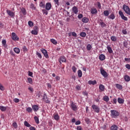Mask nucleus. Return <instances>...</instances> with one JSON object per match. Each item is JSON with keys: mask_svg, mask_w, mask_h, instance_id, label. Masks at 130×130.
<instances>
[{"mask_svg": "<svg viewBox=\"0 0 130 130\" xmlns=\"http://www.w3.org/2000/svg\"><path fill=\"white\" fill-rule=\"evenodd\" d=\"M72 35L74 37H77V33H76V32L73 31L72 32Z\"/></svg>", "mask_w": 130, "mask_h": 130, "instance_id": "55", "label": "nucleus"}, {"mask_svg": "<svg viewBox=\"0 0 130 130\" xmlns=\"http://www.w3.org/2000/svg\"><path fill=\"white\" fill-rule=\"evenodd\" d=\"M83 23H88L89 22V19L87 17H83L82 19Z\"/></svg>", "mask_w": 130, "mask_h": 130, "instance_id": "25", "label": "nucleus"}, {"mask_svg": "<svg viewBox=\"0 0 130 130\" xmlns=\"http://www.w3.org/2000/svg\"><path fill=\"white\" fill-rule=\"evenodd\" d=\"M107 49L109 53H113V50H112V48H111V46H107Z\"/></svg>", "mask_w": 130, "mask_h": 130, "instance_id": "17", "label": "nucleus"}, {"mask_svg": "<svg viewBox=\"0 0 130 130\" xmlns=\"http://www.w3.org/2000/svg\"><path fill=\"white\" fill-rule=\"evenodd\" d=\"M28 26H29V27H33L34 26V23L31 21H29L28 22Z\"/></svg>", "mask_w": 130, "mask_h": 130, "instance_id": "40", "label": "nucleus"}, {"mask_svg": "<svg viewBox=\"0 0 130 130\" xmlns=\"http://www.w3.org/2000/svg\"><path fill=\"white\" fill-rule=\"evenodd\" d=\"M122 32L124 34V35H126V34H127V31L126 29H123L122 30Z\"/></svg>", "mask_w": 130, "mask_h": 130, "instance_id": "52", "label": "nucleus"}, {"mask_svg": "<svg viewBox=\"0 0 130 130\" xmlns=\"http://www.w3.org/2000/svg\"><path fill=\"white\" fill-rule=\"evenodd\" d=\"M12 40H14V41H19L20 40V38L18 37V36H17V34L15 32L12 33Z\"/></svg>", "mask_w": 130, "mask_h": 130, "instance_id": "3", "label": "nucleus"}, {"mask_svg": "<svg viewBox=\"0 0 130 130\" xmlns=\"http://www.w3.org/2000/svg\"><path fill=\"white\" fill-rule=\"evenodd\" d=\"M116 88L117 89H119V90H121L122 89V85L119 84H116Z\"/></svg>", "mask_w": 130, "mask_h": 130, "instance_id": "29", "label": "nucleus"}, {"mask_svg": "<svg viewBox=\"0 0 130 130\" xmlns=\"http://www.w3.org/2000/svg\"><path fill=\"white\" fill-rule=\"evenodd\" d=\"M0 90H1V91L5 90V87H4V86H3V85L1 83H0Z\"/></svg>", "mask_w": 130, "mask_h": 130, "instance_id": "50", "label": "nucleus"}, {"mask_svg": "<svg viewBox=\"0 0 130 130\" xmlns=\"http://www.w3.org/2000/svg\"><path fill=\"white\" fill-rule=\"evenodd\" d=\"M89 85H96L97 84L96 82H88Z\"/></svg>", "mask_w": 130, "mask_h": 130, "instance_id": "49", "label": "nucleus"}, {"mask_svg": "<svg viewBox=\"0 0 130 130\" xmlns=\"http://www.w3.org/2000/svg\"><path fill=\"white\" fill-rule=\"evenodd\" d=\"M28 90L30 91L31 93H33V88L29 87H28Z\"/></svg>", "mask_w": 130, "mask_h": 130, "instance_id": "63", "label": "nucleus"}, {"mask_svg": "<svg viewBox=\"0 0 130 130\" xmlns=\"http://www.w3.org/2000/svg\"><path fill=\"white\" fill-rule=\"evenodd\" d=\"M118 127L115 124H114L111 126V130H117Z\"/></svg>", "mask_w": 130, "mask_h": 130, "instance_id": "24", "label": "nucleus"}, {"mask_svg": "<svg viewBox=\"0 0 130 130\" xmlns=\"http://www.w3.org/2000/svg\"><path fill=\"white\" fill-rule=\"evenodd\" d=\"M77 130H83V128H82V126H77Z\"/></svg>", "mask_w": 130, "mask_h": 130, "instance_id": "59", "label": "nucleus"}, {"mask_svg": "<svg viewBox=\"0 0 130 130\" xmlns=\"http://www.w3.org/2000/svg\"><path fill=\"white\" fill-rule=\"evenodd\" d=\"M31 33L32 35H37L38 34V31L32 30Z\"/></svg>", "mask_w": 130, "mask_h": 130, "instance_id": "39", "label": "nucleus"}, {"mask_svg": "<svg viewBox=\"0 0 130 130\" xmlns=\"http://www.w3.org/2000/svg\"><path fill=\"white\" fill-rule=\"evenodd\" d=\"M111 40L113 42H116V40H117V38H116V37H115V36H111Z\"/></svg>", "mask_w": 130, "mask_h": 130, "instance_id": "23", "label": "nucleus"}, {"mask_svg": "<svg viewBox=\"0 0 130 130\" xmlns=\"http://www.w3.org/2000/svg\"><path fill=\"white\" fill-rule=\"evenodd\" d=\"M71 108L74 111H77V110H78V107L73 102L71 103Z\"/></svg>", "mask_w": 130, "mask_h": 130, "instance_id": "11", "label": "nucleus"}, {"mask_svg": "<svg viewBox=\"0 0 130 130\" xmlns=\"http://www.w3.org/2000/svg\"><path fill=\"white\" fill-rule=\"evenodd\" d=\"M104 101H106V102H108L109 101V98L107 95H105L103 97Z\"/></svg>", "mask_w": 130, "mask_h": 130, "instance_id": "33", "label": "nucleus"}, {"mask_svg": "<svg viewBox=\"0 0 130 130\" xmlns=\"http://www.w3.org/2000/svg\"><path fill=\"white\" fill-rule=\"evenodd\" d=\"M41 52H42L43 54H44L45 57L46 58H49V56L48 55V53L47 52V51L45 49H42L41 50Z\"/></svg>", "mask_w": 130, "mask_h": 130, "instance_id": "5", "label": "nucleus"}, {"mask_svg": "<svg viewBox=\"0 0 130 130\" xmlns=\"http://www.w3.org/2000/svg\"><path fill=\"white\" fill-rule=\"evenodd\" d=\"M21 12L23 14V15H26V14H27V11H26V9L24 8H21Z\"/></svg>", "mask_w": 130, "mask_h": 130, "instance_id": "30", "label": "nucleus"}, {"mask_svg": "<svg viewBox=\"0 0 130 130\" xmlns=\"http://www.w3.org/2000/svg\"><path fill=\"white\" fill-rule=\"evenodd\" d=\"M39 7H40V8H45V4L42 2H41L40 4H39Z\"/></svg>", "mask_w": 130, "mask_h": 130, "instance_id": "36", "label": "nucleus"}, {"mask_svg": "<svg viewBox=\"0 0 130 130\" xmlns=\"http://www.w3.org/2000/svg\"><path fill=\"white\" fill-rule=\"evenodd\" d=\"M43 101L46 102V103H50V101L48 100V99H47V95H46V94H44Z\"/></svg>", "mask_w": 130, "mask_h": 130, "instance_id": "13", "label": "nucleus"}, {"mask_svg": "<svg viewBox=\"0 0 130 130\" xmlns=\"http://www.w3.org/2000/svg\"><path fill=\"white\" fill-rule=\"evenodd\" d=\"M29 8L32 10H36V7H35V5H34L33 3L30 4Z\"/></svg>", "mask_w": 130, "mask_h": 130, "instance_id": "34", "label": "nucleus"}, {"mask_svg": "<svg viewBox=\"0 0 130 130\" xmlns=\"http://www.w3.org/2000/svg\"><path fill=\"white\" fill-rule=\"evenodd\" d=\"M101 74L103 77H104V78H107V77H108L107 72H106V71L103 69H101Z\"/></svg>", "mask_w": 130, "mask_h": 130, "instance_id": "7", "label": "nucleus"}, {"mask_svg": "<svg viewBox=\"0 0 130 130\" xmlns=\"http://www.w3.org/2000/svg\"><path fill=\"white\" fill-rule=\"evenodd\" d=\"M119 15L120 16L121 19L124 21H127V17L124 16L123 12L121 11H119Z\"/></svg>", "mask_w": 130, "mask_h": 130, "instance_id": "6", "label": "nucleus"}, {"mask_svg": "<svg viewBox=\"0 0 130 130\" xmlns=\"http://www.w3.org/2000/svg\"><path fill=\"white\" fill-rule=\"evenodd\" d=\"M7 13L8 15L9 16H10V17H11V18H13V17H15V12H14L11 10H7Z\"/></svg>", "mask_w": 130, "mask_h": 130, "instance_id": "9", "label": "nucleus"}, {"mask_svg": "<svg viewBox=\"0 0 130 130\" xmlns=\"http://www.w3.org/2000/svg\"><path fill=\"white\" fill-rule=\"evenodd\" d=\"M86 36H87V34H86V32H81L80 34V36L81 37H83V38H85V37H86Z\"/></svg>", "mask_w": 130, "mask_h": 130, "instance_id": "28", "label": "nucleus"}, {"mask_svg": "<svg viewBox=\"0 0 130 130\" xmlns=\"http://www.w3.org/2000/svg\"><path fill=\"white\" fill-rule=\"evenodd\" d=\"M43 14L44 15H48V11L46 9H43L42 10Z\"/></svg>", "mask_w": 130, "mask_h": 130, "instance_id": "43", "label": "nucleus"}, {"mask_svg": "<svg viewBox=\"0 0 130 130\" xmlns=\"http://www.w3.org/2000/svg\"><path fill=\"white\" fill-rule=\"evenodd\" d=\"M123 10L125 12V14L130 16V8L128 6L124 5L123 6Z\"/></svg>", "mask_w": 130, "mask_h": 130, "instance_id": "1", "label": "nucleus"}, {"mask_svg": "<svg viewBox=\"0 0 130 130\" xmlns=\"http://www.w3.org/2000/svg\"><path fill=\"white\" fill-rule=\"evenodd\" d=\"M124 79L126 82H129L130 81V77L128 75H125L124 77Z\"/></svg>", "mask_w": 130, "mask_h": 130, "instance_id": "26", "label": "nucleus"}, {"mask_svg": "<svg viewBox=\"0 0 130 130\" xmlns=\"http://www.w3.org/2000/svg\"><path fill=\"white\" fill-rule=\"evenodd\" d=\"M72 11L74 13V14L77 15L78 13H79V9H78V7H77V6H74L72 8Z\"/></svg>", "mask_w": 130, "mask_h": 130, "instance_id": "10", "label": "nucleus"}, {"mask_svg": "<svg viewBox=\"0 0 130 130\" xmlns=\"http://www.w3.org/2000/svg\"><path fill=\"white\" fill-rule=\"evenodd\" d=\"M99 89H100V90H101V91L102 92H103V91H104V90H105V87L104 86V85H103L102 84H100L99 86Z\"/></svg>", "mask_w": 130, "mask_h": 130, "instance_id": "21", "label": "nucleus"}, {"mask_svg": "<svg viewBox=\"0 0 130 130\" xmlns=\"http://www.w3.org/2000/svg\"><path fill=\"white\" fill-rule=\"evenodd\" d=\"M22 50L24 52L28 51V49L27 48L26 46H24L22 48Z\"/></svg>", "mask_w": 130, "mask_h": 130, "instance_id": "48", "label": "nucleus"}, {"mask_svg": "<svg viewBox=\"0 0 130 130\" xmlns=\"http://www.w3.org/2000/svg\"><path fill=\"white\" fill-rule=\"evenodd\" d=\"M0 110H1V111L5 112L7 110V107H4L3 106H0Z\"/></svg>", "mask_w": 130, "mask_h": 130, "instance_id": "32", "label": "nucleus"}, {"mask_svg": "<svg viewBox=\"0 0 130 130\" xmlns=\"http://www.w3.org/2000/svg\"><path fill=\"white\" fill-rule=\"evenodd\" d=\"M32 108L31 107H28L26 109V111L30 113L32 111Z\"/></svg>", "mask_w": 130, "mask_h": 130, "instance_id": "46", "label": "nucleus"}, {"mask_svg": "<svg viewBox=\"0 0 130 130\" xmlns=\"http://www.w3.org/2000/svg\"><path fill=\"white\" fill-rule=\"evenodd\" d=\"M117 101H118V103H119V104H123V102H124V100H123V99H122L120 98H118Z\"/></svg>", "mask_w": 130, "mask_h": 130, "instance_id": "27", "label": "nucleus"}, {"mask_svg": "<svg viewBox=\"0 0 130 130\" xmlns=\"http://www.w3.org/2000/svg\"><path fill=\"white\" fill-rule=\"evenodd\" d=\"M34 30L38 31V26H35L34 27Z\"/></svg>", "mask_w": 130, "mask_h": 130, "instance_id": "62", "label": "nucleus"}, {"mask_svg": "<svg viewBox=\"0 0 130 130\" xmlns=\"http://www.w3.org/2000/svg\"><path fill=\"white\" fill-rule=\"evenodd\" d=\"M92 108L93 110H94V112H96V113H99V112H100V108H99L98 106L93 105L92 106Z\"/></svg>", "mask_w": 130, "mask_h": 130, "instance_id": "4", "label": "nucleus"}, {"mask_svg": "<svg viewBox=\"0 0 130 130\" xmlns=\"http://www.w3.org/2000/svg\"><path fill=\"white\" fill-rule=\"evenodd\" d=\"M51 42H52V43H53V44H54L55 45L57 44V42H56V40L53 39H51L50 40Z\"/></svg>", "mask_w": 130, "mask_h": 130, "instance_id": "41", "label": "nucleus"}, {"mask_svg": "<svg viewBox=\"0 0 130 130\" xmlns=\"http://www.w3.org/2000/svg\"><path fill=\"white\" fill-rule=\"evenodd\" d=\"M72 69V71L74 72V73H76V72L77 71V68H76V67L73 66Z\"/></svg>", "mask_w": 130, "mask_h": 130, "instance_id": "53", "label": "nucleus"}, {"mask_svg": "<svg viewBox=\"0 0 130 130\" xmlns=\"http://www.w3.org/2000/svg\"><path fill=\"white\" fill-rule=\"evenodd\" d=\"M36 54L38 55L39 58H42V55H41L40 53L37 52Z\"/></svg>", "mask_w": 130, "mask_h": 130, "instance_id": "47", "label": "nucleus"}, {"mask_svg": "<svg viewBox=\"0 0 130 130\" xmlns=\"http://www.w3.org/2000/svg\"><path fill=\"white\" fill-rule=\"evenodd\" d=\"M119 115V113L117 111H115L114 110H111V116L112 117H117Z\"/></svg>", "mask_w": 130, "mask_h": 130, "instance_id": "2", "label": "nucleus"}, {"mask_svg": "<svg viewBox=\"0 0 130 130\" xmlns=\"http://www.w3.org/2000/svg\"><path fill=\"white\" fill-rule=\"evenodd\" d=\"M53 118L55 120H59V116L57 114H55L53 115Z\"/></svg>", "mask_w": 130, "mask_h": 130, "instance_id": "19", "label": "nucleus"}, {"mask_svg": "<svg viewBox=\"0 0 130 130\" xmlns=\"http://www.w3.org/2000/svg\"><path fill=\"white\" fill-rule=\"evenodd\" d=\"M100 24L102 28H104V27H106V24H105V23H104L102 21L100 22Z\"/></svg>", "mask_w": 130, "mask_h": 130, "instance_id": "42", "label": "nucleus"}, {"mask_svg": "<svg viewBox=\"0 0 130 130\" xmlns=\"http://www.w3.org/2000/svg\"><path fill=\"white\" fill-rule=\"evenodd\" d=\"M51 3H47L46 4V5L45 6V9L47 10V11H50V10H51Z\"/></svg>", "mask_w": 130, "mask_h": 130, "instance_id": "8", "label": "nucleus"}, {"mask_svg": "<svg viewBox=\"0 0 130 130\" xmlns=\"http://www.w3.org/2000/svg\"><path fill=\"white\" fill-rule=\"evenodd\" d=\"M97 5L99 9H101V4L100 2H97Z\"/></svg>", "mask_w": 130, "mask_h": 130, "instance_id": "57", "label": "nucleus"}, {"mask_svg": "<svg viewBox=\"0 0 130 130\" xmlns=\"http://www.w3.org/2000/svg\"><path fill=\"white\" fill-rule=\"evenodd\" d=\"M13 101L15 102V103H18L19 102L20 100L18 99L15 98L13 100Z\"/></svg>", "mask_w": 130, "mask_h": 130, "instance_id": "54", "label": "nucleus"}, {"mask_svg": "<svg viewBox=\"0 0 130 130\" xmlns=\"http://www.w3.org/2000/svg\"><path fill=\"white\" fill-rule=\"evenodd\" d=\"M99 59L101 61L104 60L105 59V55L103 54H101V55H100Z\"/></svg>", "mask_w": 130, "mask_h": 130, "instance_id": "18", "label": "nucleus"}, {"mask_svg": "<svg viewBox=\"0 0 130 130\" xmlns=\"http://www.w3.org/2000/svg\"><path fill=\"white\" fill-rule=\"evenodd\" d=\"M78 76L79 78H82V76H83V73H82V71L78 70Z\"/></svg>", "mask_w": 130, "mask_h": 130, "instance_id": "35", "label": "nucleus"}, {"mask_svg": "<svg viewBox=\"0 0 130 130\" xmlns=\"http://www.w3.org/2000/svg\"><path fill=\"white\" fill-rule=\"evenodd\" d=\"M78 19H82V18H83V14H79L78 16Z\"/></svg>", "mask_w": 130, "mask_h": 130, "instance_id": "61", "label": "nucleus"}, {"mask_svg": "<svg viewBox=\"0 0 130 130\" xmlns=\"http://www.w3.org/2000/svg\"><path fill=\"white\" fill-rule=\"evenodd\" d=\"M85 121H86V123H90V119H89L88 118H85Z\"/></svg>", "mask_w": 130, "mask_h": 130, "instance_id": "51", "label": "nucleus"}, {"mask_svg": "<svg viewBox=\"0 0 130 130\" xmlns=\"http://www.w3.org/2000/svg\"><path fill=\"white\" fill-rule=\"evenodd\" d=\"M14 52H15V53H17V54H19V53H20V49L19 48H14Z\"/></svg>", "mask_w": 130, "mask_h": 130, "instance_id": "22", "label": "nucleus"}, {"mask_svg": "<svg viewBox=\"0 0 130 130\" xmlns=\"http://www.w3.org/2000/svg\"><path fill=\"white\" fill-rule=\"evenodd\" d=\"M34 119L36 121V122L38 124L39 123V118L37 117V116H35L34 117Z\"/></svg>", "mask_w": 130, "mask_h": 130, "instance_id": "44", "label": "nucleus"}, {"mask_svg": "<svg viewBox=\"0 0 130 130\" xmlns=\"http://www.w3.org/2000/svg\"><path fill=\"white\" fill-rule=\"evenodd\" d=\"M32 110L35 112H36L37 111H38L39 109V106H38L37 105H34L32 106Z\"/></svg>", "mask_w": 130, "mask_h": 130, "instance_id": "14", "label": "nucleus"}, {"mask_svg": "<svg viewBox=\"0 0 130 130\" xmlns=\"http://www.w3.org/2000/svg\"><path fill=\"white\" fill-rule=\"evenodd\" d=\"M126 69H127V70H130V65L129 64H126L125 65Z\"/></svg>", "mask_w": 130, "mask_h": 130, "instance_id": "60", "label": "nucleus"}, {"mask_svg": "<svg viewBox=\"0 0 130 130\" xmlns=\"http://www.w3.org/2000/svg\"><path fill=\"white\" fill-rule=\"evenodd\" d=\"M24 124L25 126H26L27 127H30V126H31V125L29 123H28L26 121H24Z\"/></svg>", "mask_w": 130, "mask_h": 130, "instance_id": "37", "label": "nucleus"}, {"mask_svg": "<svg viewBox=\"0 0 130 130\" xmlns=\"http://www.w3.org/2000/svg\"><path fill=\"white\" fill-rule=\"evenodd\" d=\"M103 14L106 17H108L109 16V11L108 10H105L104 11Z\"/></svg>", "mask_w": 130, "mask_h": 130, "instance_id": "31", "label": "nucleus"}, {"mask_svg": "<svg viewBox=\"0 0 130 130\" xmlns=\"http://www.w3.org/2000/svg\"><path fill=\"white\" fill-rule=\"evenodd\" d=\"M28 76L29 77H32V76H33V72H31L30 71H28Z\"/></svg>", "mask_w": 130, "mask_h": 130, "instance_id": "56", "label": "nucleus"}, {"mask_svg": "<svg viewBox=\"0 0 130 130\" xmlns=\"http://www.w3.org/2000/svg\"><path fill=\"white\" fill-rule=\"evenodd\" d=\"M12 125L14 128H17V127H18V124H17V122H13Z\"/></svg>", "mask_w": 130, "mask_h": 130, "instance_id": "45", "label": "nucleus"}, {"mask_svg": "<svg viewBox=\"0 0 130 130\" xmlns=\"http://www.w3.org/2000/svg\"><path fill=\"white\" fill-rule=\"evenodd\" d=\"M59 62L61 64L62 62H66L67 60L66 59V57L64 56H60L59 58Z\"/></svg>", "mask_w": 130, "mask_h": 130, "instance_id": "15", "label": "nucleus"}, {"mask_svg": "<svg viewBox=\"0 0 130 130\" xmlns=\"http://www.w3.org/2000/svg\"><path fill=\"white\" fill-rule=\"evenodd\" d=\"M29 129L30 130H36V128H35V127H33V126H30L29 127Z\"/></svg>", "mask_w": 130, "mask_h": 130, "instance_id": "64", "label": "nucleus"}, {"mask_svg": "<svg viewBox=\"0 0 130 130\" xmlns=\"http://www.w3.org/2000/svg\"><path fill=\"white\" fill-rule=\"evenodd\" d=\"M56 8H57L59 6V0H53Z\"/></svg>", "mask_w": 130, "mask_h": 130, "instance_id": "20", "label": "nucleus"}, {"mask_svg": "<svg viewBox=\"0 0 130 130\" xmlns=\"http://www.w3.org/2000/svg\"><path fill=\"white\" fill-rule=\"evenodd\" d=\"M90 13L92 15H95V14H97V13H98V11L96 8H92L90 9Z\"/></svg>", "mask_w": 130, "mask_h": 130, "instance_id": "12", "label": "nucleus"}, {"mask_svg": "<svg viewBox=\"0 0 130 130\" xmlns=\"http://www.w3.org/2000/svg\"><path fill=\"white\" fill-rule=\"evenodd\" d=\"M2 44L3 45H6V44H7V41H6V40H3L2 41Z\"/></svg>", "mask_w": 130, "mask_h": 130, "instance_id": "58", "label": "nucleus"}, {"mask_svg": "<svg viewBox=\"0 0 130 130\" xmlns=\"http://www.w3.org/2000/svg\"><path fill=\"white\" fill-rule=\"evenodd\" d=\"M108 19H110V20H114V19H115V14H114V13H112L108 16Z\"/></svg>", "mask_w": 130, "mask_h": 130, "instance_id": "16", "label": "nucleus"}, {"mask_svg": "<svg viewBox=\"0 0 130 130\" xmlns=\"http://www.w3.org/2000/svg\"><path fill=\"white\" fill-rule=\"evenodd\" d=\"M86 49L87 50H91L92 49V46L90 44H87Z\"/></svg>", "mask_w": 130, "mask_h": 130, "instance_id": "38", "label": "nucleus"}]
</instances>
